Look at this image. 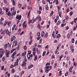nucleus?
Wrapping results in <instances>:
<instances>
[{
  "instance_id": "nucleus-1",
  "label": "nucleus",
  "mask_w": 77,
  "mask_h": 77,
  "mask_svg": "<svg viewBox=\"0 0 77 77\" xmlns=\"http://www.w3.org/2000/svg\"><path fill=\"white\" fill-rule=\"evenodd\" d=\"M5 33L7 34V35H8L9 36H10V35H11V32H9L8 29H7L6 30H5L1 33V35L3 34L4 35H5Z\"/></svg>"
},
{
  "instance_id": "nucleus-2",
  "label": "nucleus",
  "mask_w": 77,
  "mask_h": 77,
  "mask_svg": "<svg viewBox=\"0 0 77 77\" xmlns=\"http://www.w3.org/2000/svg\"><path fill=\"white\" fill-rule=\"evenodd\" d=\"M5 53L6 56V57H9V54H10V51H8V50L6 49L5 50Z\"/></svg>"
},
{
  "instance_id": "nucleus-3",
  "label": "nucleus",
  "mask_w": 77,
  "mask_h": 77,
  "mask_svg": "<svg viewBox=\"0 0 77 77\" xmlns=\"http://www.w3.org/2000/svg\"><path fill=\"white\" fill-rule=\"evenodd\" d=\"M16 18L17 19H18L19 20H21V15H20L19 16H17L16 17Z\"/></svg>"
},
{
  "instance_id": "nucleus-4",
  "label": "nucleus",
  "mask_w": 77,
  "mask_h": 77,
  "mask_svg": "<svg viewBox=\"0 0 77 77\" xmlns=\"http://www.w3.org/2000/svg\"><path fill=\"white\" fill-rule=\"evenodd\" d=\"M26 65V63L25 62L23 61V64H22V66L24 67V66H25Z\"/></svg>"
},
{
  "instance_id": "nucleus-5",
  "label": "nucleus",
  "mask_w": 77,
  "mask_h": 77,
  "mask_svg": "<svg viewBox=\"0 0 77 77\" xmlns=\"http://www.w3.org/2000/svg\"><path fill=\"white\" fill-rule=\"evenodd\" d=\"M45 35V32L44 31L41 32V36L42 37H43Z\"/></svg>"
},
{
  "instance_id": "nucleus-6",
  "label": "nucleus",
  "mask_w": 77,
  "mask_h": 77,
  "mask_svg": "<svg viewBox=\"0 0 77 77\" xmlns=\"http://www.w3.org/2000/svg\"><path fill=\"white\" fill-rule=\"evenodd\" d=\"M48 36V33L47 32L45 35L44 38H47V37Z\"/></svg>"
},
{
  "instance_id": "nucleus-7",
  "label": "nucleus",
  "mask_w": 77,
  "mask_h": 77,
  "mask_svg": "<svg viewBox=\"0 0 77 77\" xmlns=\"http://www.w3.org/2000/svg\"><path fill=\"white\" fill-rule=\"evenodd\" d=\"M11 11H9L8 12L6 13V14L8 16H10V15H11Z\"/></svg>"
},
{
  "instance_id": "nucleus-8",
  "label": "nucleus",
  "mask_w": 77,
  "mask_h": 77,
  "mask_svg": "<svg viewBox=\"0 0 77 77\" xmlns=\"http://www.w3.org/2000/svg\"><path fill=\"white\" fill-rule=\"evenodd\" d=\"M26 51L25 52V53H23L22 54V55L23 56H25L26 55Z\"/></svg>"
},
{
  "instance_id": "nucleus-9",
  "label": "nucleus",
  "mask_w": 77,
  "mask_h": 77,
  "mask_svg": "<svg viewBox=\"0 0 77 77\" xmlns=\"http://www.w3.org/2000/svg\"><path fill=\"white\" fill-rule=\"evenodd\" d=\"M15 50H17V49H12L11 50V53H12Z\"/></svg>"
},
{
  "instance_id": "nucleus-10",
  "label": "nucleus",
  "mask_w": 77,
  "mask_h": 77,
  "mask_svg": "<svg viewBox=\"0 0 77 77\" xmlns=\"http://www.w3.org/2000/svg\"><path fill=\"white\" fill-rule=\"evenodd\" d=\"M18 8H21V6H22V5H21V4H20L19 3H18Z\"/></svg>"
},
{
  "instance_id": "nucleus-11",
  "label": "nucleus",
  "mask_w": 77,
  "mask_h": 77,
  "mask_svg": "<svg viewBox=\"0 0 77 77\" xmlns=\"http://www.w3.org/2000/svg\"><path fill=\"white\" fill-rule=\"evenodd\" d=\"M36 17L38 19L39 21H41V20H42V19H41V16L38 17Z\"/></svg>"
},
{
  "instance_id": "nucleus-12",
  "label": "nucleus",
  "mask_w": 77,
  "mask_h": 77,
  "mask_svg": "<svg viewBox=\"0 0 77 77\" xmlns=\"http://www.w3.org/2000/svg\"><path fill=\"white\" fill-rule=\"evenodd\" d=\"M37 59H38V57H37V56H36V55H35V57L34 60V61H36V60Z\"/></svg>"
},
{
  "instance_id": "nucleus-13",
  "label": "nucleus",
  "mask_w": 77,
  "mask_h": 77,
  "mask_svg": "<svg viewBox=\"0 0 77 77\" xmlns=\"http://www.w3.org/2000/svg\"><path fill=\"white\" fill-rule=\"evenodd\" d=\"M45 9L46 11H48V5H46Z\"/></svg>"
},
{
  "instance_id": "nucleus-14",
  "label": "nucleus",
  "mask_w": 77,
  "mask_h": 77,
  "mask_svg": "<svg viewBox=\"0 0 77 77\" xmlns=\"http://www.w3.org/2000/svg\"><path fill=\"white\" fill-rule=\"evenodd\" d=\"M27 56L28 59H30V54H27Z\"/></svg>"
},
{
  "instance_id": "nucleus-15",
  "label": "nucleus",
  "mask_w": 77,
  "mask_h": 77,
  "mask_svg": "<svg viewBox=\"0 0 77 77\" xmlns=\"http://www.w3.org/2000/svg\"><path fill=\"white\" fill-rule=\"evenodd\" d=\"M32 20H29L28 21V24H30V23H32Z\"/></svg>"
},
{
  "instance_id": "nucleus-16",
  "label": "nucleus",
  "mask_w": 77,
  "mask_h": 77,
  "mask_svg": "<svg viewBox=\"0 0 77 77\" xmlns=\"http://www.w3.org/2000/svg\"><path fill=\"white\" fill-rule=\"evenodd\" d=\"M54 1H55V2L56 3V5H58V3H59V2H58V0H54Z\"/></svg>"
},
{
  "instance_id": "nucleus-17",
  "label": "nucleus",
  "mask_w": 77,
  "mask_h": 77,
  "mask_svg": "<svg viewBox=\"0 0 77 77\" xmlns=\"http://www.w3.org/2000/svg\"><path fill=\"white\" fill-rule=\"evenodd\" d=\"M60 38V34H58L57 36V38Z\"/></svg>"
},
{
  "instance_id": "nucleus-18",
  "label": "nucleus",
  "mask_w": 77,
  "mask_h": 77,
  "mask_svg": "<svg viewBox=\"0 0 77 77\" xmlns=\"http://www.w3.org/2000/svg\"><path fill=\"white\" fill-rule=\"evenodd\" d=\"M16 26V25L14 24L13 25V26L12 28V30H14V29H15V27Z\"/></svg>"
},
{
  "instance_id": "nucleus-19",
  "label": "nucleus",
  "mask_w": 77,
  "mask_h": 77,
  "mask_svg": "<svg viewBox=\"0 0 77 77\" xmlns=\"http://www.w3.org/2000/svg\"><path fill=\"white\" fill-rule=\"evenodd\" d=\"M4 48L5 49H6L7 48V47H8V45H7V44H5L4 45Z\"/></svg>"
},
{
  "instance_id": "nucleus-20",
  "label": "nucleus",
  "mask_w": 77,
  "mask_h": 77,
  "mask_svg": "<svg viewBox=\"0 0 77 77\" xmlns=\"http://www.w3.org/2000/svg\"><path fill=\"white\" fill-rule=\"evenodd\" d=\"M69 73V72H67L66 73H65V75L66 76H68V74Z\"/></svg>"
},
{
  "instance_id": "nucleus-21",
  "label": "nucleus",
  "mask_w": 77,
  "mask_h": 77,
  "mask_svg": "<svg viewBox=\"0 0 77 77\" xmlns=\"http://www.w3.org/2000/svg\"><path fill=\"white\" fill-rule=\"evenodd\" d=\"M13 6H15V2L14 0H13Z\"/></svg>"
},
{
  "instance_id": "nucleus-22",
  "label": "nucleus",
  "mask_w": 77,
  "mask_h": 77,
  "mask_svg": "<svg viewBox=\"0 0 77 77\" xmlns=\"http://www.w3.org/2000/svg\"><path fill=\"white\" fill-rule=\"evenodd\" d=\"M61 14H62L61 12H59V17H62V16L61 15Z\"/></svg>"
},
{
  "instance_id": "nucleus-23",
  "label": "nucleus",
  "mask_w": 77,
  "mask_h": 77,
  "mask_svg": "<svg viewBox=\"0 0 77 77\" xmlns=\"http://www.w3.org/2000/svg\"><path fill=\"white\" fill-rule=\"evenodd\" d=\"M38 29H39L40 30H41V26H40V25L39 24H38L37 26Z\"/></svg>"
},
{
  "instance_id": "nucleus-24",
  "label": "nucleus",
  "mask_w": 77,
  "mask_h": 77,
  "mask_svg": "<svg viewBox=\"0 0 77 77\" xmlns=\"http://www.w3.org/2000/svg\"><path fill=\"white\" fill-rule=\"evenodd\" d=\"M45 68H46V69H48L50 68V66H45Z\"/></svg>"
},
{
  "instance_id": "nucleus-25",
  "label": "nucleus",
  "mask_w": 77,
  "mask_h": 77,
  "mask_svg": "<svg viewBox=\"0 0 77 77\" xmlns=\"http://www.w3.org/2000/svg\"><path fill=\"white\" fill-rule=\"evenodd\" d=\"M59 73L60 76V75L62 74V71H60V72H59Z\"/></svg>"
},
{
  "instance_id": "nucleus-26",
  "label": "nucleus",
  "mask_w": 77,
  "mask_h": 77,
  "mask_svg": "<svg viewBox=\"0 0 77 77\" xmlns=\"http://www.w3.org/2000/svg\"><path fill=\"white\" fill-rule=\"evenodd\" d=\"M33 38V36L31 35L29 39L30 41L32 40V39Z\"/></svg>"
},
{
  "instance_id": "nucleus-27",
  "label": "nucleus",
  "mask_w": 77,
  "mask_h": 77,
  "mask_svg": "<svg viewBox=\"0 0 77 77\" xmlns=\"http://www.w3.org/2000/svg\"><path fill=\"white\" fill-rule=\"evenodd\" d=\"M7 24L9 26H11V22H9Z\"/></svg>"
},
{
  "instance_id": "nucleus-28",
  "label": "nucleus",
  "mask_w": 77,
  "mask_h": 77,
  "mask_svg": "<svg viewBox=\"0 0 77 77\" xmlns=\"http://www.w3.org/2000/svg\"><path fill=\"white\" fill-rule=\"evenodd\" d=\"M66 23H65L64 24H62L61 25V27H63V26H65V25H66Z\"/></svg>"
},
{
  "instance_id": "nucleus-29",
  "label": "nucleus",
  "mask_w": 77,
  "mask_h": 77,
  "mask_svg": "<svg viewBox=\"0 0 77 77\" xmlns=\"http://www.w3.org/2000/svg\"><path fill=\"white\" fill-rule=\"evenodd\" d=\"M3 14H4L3 11H0V15H3Z\"/></svg>"
},
{
  "instance_id": "nucleus-30",
  "label": "nucleus",
  "mask_w": 77,
  "mask_h": 77,
  "mask_svg": "<svg viewBox=\"0 0 77 77\" xmlns=\"http://www.w3.org/2000/svg\"><path fill=\"white\" fill-rule=\"evenodd\" d=\"M23 49H24V50H26L27 49V46H26V45H25L24 47H23Z\"/></svg>"
},
{
  "instance_id": "nucleus-31",
  "label": "nucleus",
  "mask_w": 77,
  "mask_h": 77,
  "mask_svg": "<svg viewBox=\"0 0 77 77\" xmlns=\"http://www.w3.org/2000/svg\"><path fill=\"white\" fill-rule=\"evenodd\" d=\"M14 43L15 44L14 46V47H15V46H16L17 45V41H16V42Z\"/></svg>"
},
{
  "instance_id": "nucleus-32",
  "label": "nucleus",
  "mask_w": 77,
  "mask_h": 77,
  "mask_svg": "<svg viewBox=\"0 0 77 77\" xmlns=\"http://www.w3.org/2000/svg\"><path fill=\"white\" fill-rule=\"evenodd\" d=\"M13 16H10L9 17V18H10V20H11V19H12L13 18Z\"/></svg>"
},
{
  "instance_id": "nucleus-33",
  "label": "nucleus",
  "mask_w": 77,
  "mask_h": 77,
  "mask_svg": "<svg viewBox=\"0 0 77 77\" xmlns=\"http://www.w3.org/2000/svg\"><path fill=\"white\" fill-rule=\"evenodd\" d=\"M12 55H13V56H15V55H16V52H14L13 53V54H12Z\"/></svg>"
},
{
  "instance_id": "nucleus-34",
  "label": "nucleus",
  "mask_w": 77,
  "mask_h": 77,
  "mask_svg": "<svg viewBox=\"0 0 77 77\" xmlns=\"http://www.w3.org/2000/svg\"><path fill=\"white\" fill-rule=\"evenodd\" d=\"M70 38V36L69 35V33H68L67 35V38L69 39Z\"/></svg>"
},
{
  "instance_id": "nucleus-35",
  "label": "nucleus",
  "mask_w": 77,
  "mask_h": 77,
  "mask_svg": "<svg viewBox=\"0 0 77 77\" xmlns=\"http://www.w3.org/2000/svg\"><path fill=\"white\" fill-rule=\"evenodd\" d=\"M5 57H4L2 59V60L3 62H4L5 61Z\"/></svg>"
},
{
  "instance_id": "nucleus-36",
  "label": "nucleus",
  "mask_w": 77,
  "mask_h": 77,
  "mask_svg": "<svg viewBox=\"0 0 77 77\" xmlns=\"http://www.w3.org/2000/svg\"><path fill=\"white\" fill-rule=\"evenodd\" d=\"M40 32H38L37 33V36H40Z\"/></svg>"
},
{
  "instance_id": "nucleus-37",
  "label": "nucleus",
  "mask_w": 77,
  "mask_h": 77,
  "mask_svg": "<svg viewBox=\"0 0 77 77\" xmlns=\"http://www.w3.org/2000/svg\"><path fill=\"white\" fill-rule=\"evenodd\" d=\"M35 50H36V47H34L33 48V51H35L34 52H35Z\"/></svg>"
},
{
  "instance_id": "nucleus-38",
  "label": "nucleus",
  "mask_w": 77,
  "mask_h": 77,
  "mask_svg": "<svg viewBox=\"0 0 77 77\" xmlns=\"http://www.w3.org/2000/svg\"><path fill=\"white\" fill-rule=\"evenodd\" d=\"M45 53H46V52H45V51L43 52V53L42 56H45Z\"/></svg>"
},
{
  "instance_id": "nucleus-39",
  "label": "nucleus",
  "mask_w": 77,
  "mask_h": 77,
  "mask_svg": "<svg viewBox=\"0 0 77 77\" xmlns=\"http://www.w3.org/2000/svg\"><path fill=\"white\" fill-rule=\"evenodd\" d=\"M52 59H55V56H54V55L53 54L52 55Z\"/></svg>"
},
{
  "instance_id": "nucleus-40",
  "label": "nucleus",
  "mask_w": 77,
  "mask_h": 77,
  "mask_svg": "<svg viewBox=\"0 0 77 77\" xmlns=\"http://www.w3.org/2000/svg\"><path fill=\"white\" fill-rule=\"evenodd\" d=\"M13 14H14V16L16 14V11H13Z\"/></svg>"
},
{
  "instance_id": "nucleus-41",
  "label": "nucleus",
  "mask_w": 77,
  "mask_h": 77,
  "mask_svg": "<svg viewBox=\"0 0 77 77\" xmlns=\"http://www.w3.org/2000/svg\"><path fill=\"white\" fill-rule=\"evenodd\" d=\"M31 20L32 21V22H31V23H32V24H33V23H35V21H34V20L33 19H32Z\"/></svg>"
},
{
  "instance_id": "nucleus-42",
  "label": "nucleus",
  "mask_w": 77,
  "mask_h": 77,
  "mask_svg": "<svg viewBox=\"0 0 77 77\" xmlns=\"http://www.w3.org/2000/svg\"><path fill=\"white\" fill-rule=\"evenodd\" d=\"M69 8H67L66 10L67 13H68V12H69Z\"/></svg>"
},
{
  "instance_id": "nucleus-43",
  "label": "nucleus",
  "mask_w": 77,
  "mask_h": 77,
  "mask_svg": "<svg viewBox=\"0 0 77 77\" xmlns=\"http://www.w3.org/2000/svg\"><path fill=\"white\" fill-rule=\"evenodd\" d=\"M48 71H49V70L48 69H46L45 70V72H46V73H48Z\"/></svg>"
},
{
  "instance_id": "nucleus-44",
  "label": "nucleus",
  "mask_w": 77,
  "mask_h": 77,
  "mask_svg": "<svg viewBox=\"0 0 77 77\" xmlns=\"http://www.w3.org/2000/svg\"><path fill=\"white\" fill-rule=\"evenodd\" d=\"M5 67V66H2L1 67V70H3L4 69V67Z\"/></svg>"
},
{
  "instance_id": "nucleus-45",
  "label": "nucleus",
  "mask_w": 77,
  "mask_h": 77,
  "mask_svg": "<svg viewBox=\"0 0 77 77\" xmlns=\"http://www.w3.org/2000/svg\"><path fill=\"white\" fill-rule=\"evenodd\" d=\"M32 40H30V41H29V45H31V44L32 42Z\"/></svg>"
},
{
  "instance_id": "nucleus-46",
  "label": "nucleus",
  "mask_w": 77,
  "mask_h": 77,
  "mask_svg": "<svg viewBox=\"0 0 77 77\" xmlns=\"http://www.w3.org/2000/svg\"><path fill=\"white\" fill-rule=\"evenodd\" d=\"M72 43H74V38H72Z\"/></svg>"
},
{
  "instance_id": "nucleus-47",
  "label": "nucleus",
  "mask_w": 77,
  "mask_h": 77,
  "mask_svg": "<svg viewBox=\"0 0 77 77\" xmlns=\"http://www.w3.org/2000/svg\"><path fill=\"white\" fill-rule=\"evenodd\" d=\"M4 2L5 4H7V0H4Z\"/></svg>"
},
{
  "instance_id": "nucleus-48",
  "label": "nucleus",
  "mask_w": 77,
  "mask_h": 77,
  "mask_svg": "<svg viewBox=\"0 0 77 77\" xmlns=\"http://www.w3.org/2000/svg\"><path fill=\"white\" fill-rule=\"evenodd\" d=\"M27 26V25L26 24H25L23 25V28H25V29L26 27V26Z\"/></svg>"
},
{
  "instance_id": "nucleus-49",
  "label": "nucleus",
  "mask_w": 77,
  "mask_h": 77,
  "mask_svg": "<svg viewBox=\"0 0 77 77\" xmlns=\"http://www.w3.org/2000/svg\"><path fill=\"white\" fill-rule=\"evenodd\" d=\"M5 53V50H2V54H4Z\"/></svg>"
},
{
  "instance_id": "nucleus-50",
  "label": "nucleus",
  "mask_w": 77,
  "mask_h": 77,
  "mask_svg": "<svg viewBox=\"0 0 77 77\" xmlns=\"http://www.w3.org/2000/svg\"><path fill=\"white\" fill-rule=\"evenodd\" d=\"M69 56H68L67 57V58H66V60L68 61V60H69Z\"/></svg>"
},
{
  "instance_id": "nucleus-51",
  "label": "nucleus",
  "mask_w": 77,
  "mask_h": 77,
  "mask_svg": "<svg viewBox=\"0 0 77 77\" xmlns=\"http://www.w3.org/2000/svg\"><path fill=\"white\" fill-rule=\"evenodd\" d=\"M59 24H60V20H59L57 23V25L58 26Z\"/></svg>"
},
{
  "instance_id": "nucleus-52",
  "label": "nucleus",
  "mask_w": 77,
  "mask_h": 77,
  "mask_svg": "<svg viewBox=\"0 0 77 77\" xmlns=\"http://www.w3.org/2000/svg\"><path fill=\"white\" fill-rule=\"evenodd\" d=\"M69 26H67L66 28V30H68V29H69Z\"/></svg>"
},
{
  "instance_id": "nucleus-53",
  "label": "nucleus",
  "mask_w": 77,
  "mask_h": 77,
  "mask_svg": "<svg viewBox=\"0 0 77 77\" xmlns=\"http://www.w3.org/2000/svg\"><path fill=\"white\" fill-rule=\"evenodd\" d=\"M37 40L39 41V40L40 39H41V37H37Z\"/></svg>"
},
{
  "instance_id": "nucleus-54",
  "label": "nucleus",
  "mask_w": 77,
  "mask_h": 77,
  "mask_svg": "<svg viewBox=\"0 0 77 77\" xmlns=\"http://www.w3.org/2000/svg\"><path fill=\"white\" fill-rule=\"evenodd\" d=\"M42 3L43 4H45V0H43L42 1Z\"/></svg>"
},
{
  "instance_id": "nucleus-55",
  "label": "nucleus",
  "mask_w": 77,
  "mask_h": 77,
  "mask_svg": "<svg viewBox=\"0 0 77 77\" xmlns=\"http://www.w3.org/2000/svg\"><path fill=\"white\" fill-rule=\"evenodd\" d=\"M72 14H73V12H70V16H71V15H72Z\"/></svg>"
},
{
  "instance_id": "nucleus-56",
  "label": "nucleus",
  "mask_w": 77,
  "mask_h": 77,
  "mask_svg": "<svg viewBox=\"0 0 77 77\" xmlns=\"http://www.w3.org/2000/svg\"><path fill=\"white\" fill-rule=\"evenodd\" d=\"M28 54H31V51H28Z\"/></svg>"
},
{
  "instance_id": "nucleus-57",
  "label": "nucleus",
  "mask_w": 77,
  "mask_h": 77,
  "mask_svg": "<svg viewBox=\"0 0 77 77\" xmlns=\"http://www.w3.org/2000/svg\"><path fill=\"white\" fill-rule=\"evenodd\" d=\"M23 34H24V31H22L20 34V35L21 36Z\"/></svg>"
},
{
  "instance_id": "nucleus-58",
  "label": "nucleus",
  "mask_w": 77,
  "mask_h": 77,
  "mask_svg": "<svg viewBox=\"0 0 77 77\" xmlns=\"http://www.w3.org/2000/svg\"><path fill=\"white\" fill-rule=\"evenodd\" d=\"M39 10H41V11H42V7L41 6H39Z\"/></svg>"
},
{
  "instance_id": "nucleus-59",
  "label": "nucleus",
  "mask_w": 77,
  "mask_h": 77,
  "mask_svg": "<svg viewBox=\"0 0 77 77\" xmlns=\"http://www.w3.org/2000/svg\"><path fill=\"white\" fill-rule=\"evenodd\" d=\"M12 38H13V39L14 40L16 39V37H15V35L13 36Z\"/></svg>"
},
{
  "instance_id": "nucleus-60",
  "label": "nucleus",
  "mask_w": 77,
  "mask_h": 77,
  "mask_svg": "<svg viewBox=\"0 0 77 77\" xmlns=\"http://www.w3.org/2000/svg\"><path fill=\"white\" fill-rule=\"evenodd\" d=\"M35 53H36V52H33V56H35L36 55H35Z\"/></svg>"
},
{
  "instance_id": "nucleus-61",
  "label": "nucleus",
  "mask_w": 77,
  "mask_h": 77,
  "mask_svg": "<svg viewBox=\"0 0 77 77\" xmlns=\"http://www.w3.org/2000/svg\"><path fill=\"white\" fill-rule=\"evenodd\" d=\"M38 14L39 15L41 14V11H38Z\"/></svg>"
},
{
  "instance_id": "nucleus-62",
  "label": "nucleus",
  "mask_w": 77,
  "mask_h": 77,
  "mask_svg": "<svg viewBox=\"0 0 77 77\" xmlns=\"http://www.w3.org/2000/svg\"><path fill=\"white\" fill-rule=\"evenodd\" d=\"M12 73H14V72H15V70H14V69H13L12 70Z\"/></svg>"
},
{
  "instance_id": "nucleus-63",
  "label": "nucleus",
  "mask_w": 77,
  "mask_h": 77,
  "mask_svg": "<svg viewBox=\"0 0 77 77\" xmlns=\"http://www.w3.org/2000/svg\"><path fill=\"white\" fill-rule=\"evenodd\" d=\"M14 40V39L12 37L11 38V42H12L13 41V40Z\"/></svg>"
},
{
  "instance_id": "nucleus-64",
  "label": "nucleus",
  "mask_w": 77,
  "mask_h": 77,
  "mask_svg": "<svg viewBox=\"0 0 77 77\" xmlns=\"http://www.w3.org/2000/svg\"><path fill=\"white\" fill-rule=\"evenodd\" d=\"M17 50H20V47L19 46L17 47Z\"/></svg>"
}]
</instances>
